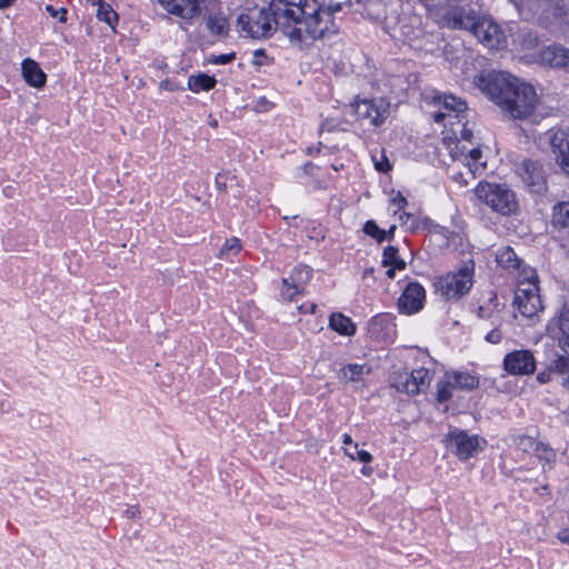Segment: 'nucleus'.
<instances>
[{
	"instance_id": "35",
	"label": "nucleus",
	"mask_w": 569,
	"mask_h": 569,
	"mask_svg": "<svg viewBox=\"0 0 569 569\" xmlns=\"http://www.w3.org/2000/svg\"><path fill=\"white\" fill-rule=\"evenodd\" d=\"M343 451L351 460H359L363 463L372 461V455L366 450H360L358 443H355L351 448L345 447Z\"/></svg>"
},
{
	"instance_id": "31",
	"label": "nucleus",
	"mask_w": 569,
	"mask_h": 569,
	"mask_svg": "<svg viewBox=\"0 0 569 569\" xmlns=\"http://www.w3.org/2000/svg\"><path fill=\"white\" fill-rule=\"evenodd\" d=\"M536 457L543 463V469L546 466L548 469H552L556 463L557 453L548 443L542 442Z\"/></svg>"
},
{
	"instance_id": "15",
	"label": "nucleus",
	"mask_w": 569,
	"mask_h": 569,
	"mask_svg": "<svg viewBox=\"0 0 569 569\" xmlns=\"http://www.w3.org/2000/svg\"><path fill=\"white\" fill-rule=\"evenodd\" d=\"M519 174L531 192L542 193L547 190L546 174L540 162L530 159L523 160L519 169Z\"/></svg>"
},
{
	"instance_id": "43",
	"label": "nucleus",
	"mask_w": 569,
	"mask_h": 569,
	"mask_svg": "<svg viewBox=\"0 0 569 569\" xmlns=\"http://www.w3.org/2000/svg\"><path fill=\"white\" fill-rule=\"evenodd\" d=\"M391 203L393 206H396V210L393 211L395 214H397L399 211H402L405 209V207L407 206V199L400 193L398 192L397 194H395L392 198H391Z\"/></svg>"
},
{
	"instance_id": "32",
	"label": "nucleus",
	"mask_w": 569,
	"mask_h": 569,
	"mask_svg": "<svg viewBox=\"0 0 569 569\" xmlns=\"http://www.w3.org/2000/svg\"><path fill=\"white\" fill-rule=\"evenodd\" d=\"M207 28L213 33L218 36H226L228 32V21L221 16H210L207 19Z\"/></svg>"
},
{
	"instance_id": "49",
	"label": "nucleus",
	"mask_w": 569,
	"mask_h": 569,
	"mask_svg": "<svg viewBox=\"0 0 569 569\" xmlns=\"http://www.w3.org/2000/svg\"><path fill=\"white\" fill-rule=\"evenodd\" d=\"M160 88L161 89H164V90H168V91H174L177 90V86L174 83H172L171 81L169 80H163L160 82Z\"/></svg>"
},
{
	"instance_id": "5",
	"label": "nucleus",
	"mask_w": 569,
	"mask_h": 569,
	"mask_svg": "<svg viewBox=\"0 0 569 569\" xmlns=\"http://www.w3.org/2000/svg\"><path fill=\"white\" fill-rule=\"evenodd\" d=\"M522 277L518 281L513 303L523 317L533 318L543 310L539 278L536 270L532 269L525 270Z\"/></svg>"
},
{
	"instance_id": "39",
	"label": "nucleus",
	"mask_w": 569,
	"mask_h": 569,
	"mask_svg": "<svg viewBox=\"0 0 569 569\" xmlns=\"http://www.w3.org/2000/svg\"><path fill=\"white\" fill-rule=\"evenodd\" d=\"M242 246L238 238H231L224 242L222 248L220 249L219 256H228L229 253H238L241 250Z\"/></svg>"
},
{
	"instance_id": "44",
	"label": "nucleus",
	"mask_w": 569,
	"mask_h": 569,
	"mask_svg": "<svg viewBox=\"0 0 569 569\" xmlns=\"http://www.w3.org/2000/svg\"><path fill=\"white\" fill-rule=\"evenodd\" d=\"M236 58V54L233 52L231 53H224L219 56H213L210 61L216 64H227L231 62Z\"/></svg>"
},
{
	"instance_id": "19",
	"label": "nucleus",
	"mask_w": 569,
	"mask_h": 569,
	"mask_svg": "<svg viewBox=\"0 0 569 569\" xmlns=\"http://www.w3.org/2000/svg\"><path fill=\"white\" fill-rule=\"evenodd\" d=\"M538 62L551 68L569 69V49L561 44L543 47L538 52Z\"/></svg>"
},
{
	"instance_id": "47",
	"label": "nucleus",
	"mask_w": 569,
	"mask_h": 569,
	"mask_svg": "<svg viewBox=\"0 0 569 569\" xmlns=\"http://www.w3.org/2000/svg\"><path fill=\"white\" fill-rule=\"evenodd\" d=\"M552 371L550 370V367L548 366V368L541 372H539L537 375V380L540 382V383H546V382H549L551 380V376H552Z\"/></svg>"
},
{
	"instance_id": "20",
	"label": "nucleus",
	"mask_w": 569,
	"mask_h": 569,
	"mask_svg": "<svg viewBox=\"0 0 569 569\" xmlns=\"http://www.w3.org/2000/svg\"><path fill=\"white\" fill-rule=\"evenodd\" d=\"M425 297L423 287L417 282H411L398 300L399 309L409 315L417 312L422 309Z\"/></svg>"
},
{
	"instance_id": "54",
	"label": "nucleus",
	"mask_w": 569,
	"mask_h": 569,
	"mask_svg": "<svg viewBox=\"0 0 569 569\" xmlns=\"http://www.w3.org/2000/svg\"><path fill=\"white\" fill-rule=\"evenodd\" d=\"M541 443H542L541 441L537 440V441L535 442V445L532 446V449H530V452H531V453H533V455L536 456V453L538 452V450H539V448H540Z\"/></svg>"
},
{
	"instance_id": "13",
	"label": "nucleus",
	"mask_w": 569,
	"mask_h": 569,
	"mask_svg": "<svg viewBox=\"0 0 569 569\" xmlns=\"http://www.w3.org/2000/svg\"><path fill=\"white\" fill-rule=\"evenodd\" d=\"M539 143H548L558 164L569 174V133L561 129H551L539 136Z\"/></svg>"
},
{
	"instance_id": "1",
	"label": "nucleus",
	"mask_w": 569,
	"mask_h": 569,
	"mask_svg": "<svg viewBox=\"0 0 569 569\" xmlns=\"http://www.w3.org/2000/svg\"><path fill=\"white\" fill-rule=\"evenodd\" d=\"M342 0H272L268 8L250 10L238 17L241 31L253 39L271 36L279 29L291 42L302 49L338 31L333 13L342 9Z\"/></svg>"
},
{
	"instance_id": "41",
	"label": "nucleus",
	"mask_w": 569,
	"mask_h": 569,
	"mask_svg": "<svg viewBox=\"0 0 569 569\" xmlns=\"http://www.w3.org/2000/svg\"><path fill=\"white\" fill-rule=\"evenodd\" d=\"M399 220L403 226H408L410 230L418 228V221L416 217L409 212L402 210V212L399 214Z\"/></svg>"
},
{
	"instance_id": "27",
	"label": "nucleus",
	"mask_w": 569,
	"mask_h": 569,
	"mask_svg": "<svg viewBox=\"0 0 569 569\" xmlns=\"http://www.w3.org/2000/svg\"><path fill=\"white\" fill-rule=\"evenodd\" d=\"M552 373L562 378L561 386L569 390V358L566 356H557L550 365Z\"/></svg>"
},
{
	"instance_id": "52",
	"label": "nucleus",
	"mask_w": 569,
	"mask_h": 569,
	"mask_svg": "<svg viewBox=\"0 0 569 569\" xmlns=\"http://www.w3.org/2000/svg\"><path fill=\"white\" fill-rule=\"evenodd\" d=\"M343 445L350 446L349 448H351L355 445L350 435L346 433L343 436Z\"/></svg>"
},
{
	"instance_id": "48",
	"label": "nucleus",
	"mask_w": 569,
	"mask_h": 569,
	"mask_svg": "<svg viewBox=\"0 0 569 569\" xmlns=\"http://www.w3.org/2000/svg\"><path fill=\"white\" fill-rule=\"evenodd\" d=\"M557 538H558L562 543H567V545H569V529H568V528L561 529V530L557 533Z\"/></svg>"
},
{
	"instance_id": "21",
	"label": "nucleus",
	"mask_w": 569,
	"mask_h": 569,
	"mask_svg": "<svg viewBox=\"0 0 569 569\" xmlns=\"http://www.w3.org/2000/svg\"><path fill=\"white\" fill-rule=\"evenodd\" d=\"M22 77L24 81L37 89L44 87L47 81V74L40 68L39 63L34 60L27 58L21 64Z\"/></svg>"
},
{
	"instance_id": "16",
	"label": "nucleus",
	"mask_w": 569,
	"mask_h": 569,
	"mask_svg": "<svg viewBox=\"0 0 569 569\" xmlns=\"http://www.w3.org/2000/svg\"><path fill=\"white\" fill-rule=\"evenodd\" d=\"M477 19L478 16L473 10L453 7L446 11L441 24L450 29L469 30L471 32Z\"/></svg>"
},
{
	"instance_id": "58",
	"label": "nucleus",
	"mask_w": 569,
	"mask_h": 569,
	"mask_svg": "<svg viewBox=\"0 0 569 569\" xmlns=\"http://www.w3.org/2000/svg\"><path fill=\"white\" fill-rule=\"evenodd\" d=\"M457 389L456 386H448L446 390L452 395L453 390Z\"/></svg>"
},
{
	"instance_id": "57",
	"label": "nucleus",
	"mask_w": 569,
	"mask_h": 569,
	"mask_svg": "<svg viewBox=\"0 0 569 569\" xmlns=\"http://www.w3.org/2000/svg\"><path fill=\"white\" fill-rule=\"evenodd\" d=\"M12 0H0V8H7L11 4Z\"/></svg>"
},
{
	"instance_id": "28",
	"label": "nucleus",
	"mask_w": 569,
	"mask_h": 569,
	"mask_svg": "<svg viewBox=\"0 0 569 569\" xmlns=\"http://www.w3.org/2000/svg\"><path fill=\"white\" fill-rule=\"evenodd\" d=\"M216 84V79L208 74L201 73L191 76L188 79V88L193 92L208 91Z\"/></svg>"
},
{
	"instance_id": "42",
	"label": "nucleus",
	"mask_w": 569,
	"mask_h": 569,
	"mask_svg": "<svg viewBox=\"0 0 569 569\" xmlns=\"http://www.w3.org/2000/svg\"><path fill=\"white\" fill-rule=\"evenodd\" d=\"M46 11L52 17L58 18L60 22H66L67 10L64 8L57 9L51 4L46 6Z\"/></svg>"
},
{
	"instance_id": "34",
	"label": "nucleus",
	"mask_w": 569,
	"mask_h": 569,
	"mask_svg": "<svg viewBox=\"0 0 569 569\" xmlns=\"http://www.w3.org/2000/svg\"><path fill=\"white\" fill-rule=\"evenodd\" d=\"M413 381L419 387V392L426 390L432 379L430 371L426 368H419L411 371Z\"/></svg>"
},
{
	"instance_id": "37",
	"label": "nucleus",
	"mask_w": 569,
	"mask_h": 569,
	"mask_svg": "<svg viewBox=\"0 0 569 569\" xmlns=\"http://www.w3.org/2000/svg\"><path fill=\"white\" fill-rule=\"evenodd\" d=\"M312 274V269L308 266H299L297 267L291 276L288 278L291 281L298 283H306L308 280H310Z\"/></svg>"
},
{
	"instance_id": "23",
	"label": "nucleus",
	"mask_w": 569,
	"mask_h": 569,
	"mask_svg": "<svg viewBox=\"0 0 569 569\" xmlns=\"http://www.w3.org/2000/svg\"><path fill=\"white\" fill-rule=\"evenodd\" d=\"M371 373V367L369 365H357L349 363L343 366L339 372L338 378L343 385L356 383L362 381L365 376Z\"/></svg>"
},
{
	"instance_id": "33",
	"label": "nucleus",
	"mask_w": 569,
	"mask_h": 569,
	"mask_svg": "<svg viewBox=\"0 0 569 569\" xmlns=\"http://www.w3.org/2000/svg\"><path fill=\"white\" fill-rule=\"evenodd\" d=\"M497 261L499 264L505 268H518L519 260L515 253V251L510 247L502 248L501 251L497 254Z\"/></svg>"
},
{
	"instance_id": "4",
	"label": "nucleus",
	"mask_w": 569,
	"mask_h": 569,
	"mask_svg": "<svg viewBox=\"0 0 569 569\" xmlns=\"http://www.w3.org/2000/svg\"><path fill=\"white\" fill-rule=\"evenodd\" d=\"M475 194L480 202L501 216L516 213L519 207L516 193L505 183L480 181Z\"/></svg>"
},
{
	"instance_id": "2",
	"label": "nucleus",
	"mask_w": 569,
	"mask_h": 569,
	"mask_svg": "<svg viewBox=\"0 0 569 569\" xmlns=\"http://www.w3.org/2000/svg\"><path fill=\"white\" fill-rule=\"evenodd\" d=\"M478 87L512 119H526L537 107L535 88L503 71H492L479 78Z\"/></svg>"
},
{
	"instance_id": "36",
	"label": "nucleus",
	"mask_w": 569,
	"mask_h": 569,
	"mask_svg": "<svg viewBox=\"0 0 569 569\" xmlns=\"http://www.w3.org/2000/svg\"><path fill=\"white\" fill-rule=\"evenodd\" d=\"M282 296L287 300H292L296 296L302 293L303 288L288 278L282 279Z\"/></svg>"
},
{
	"instance_id": "7",
	"label": "nucleus",
	"mask_w": 569,
	"mask_h": 569,
	"mask_svg": "<svg viewBox=\"0 0 569 569\" xmlns=\"http://www.w3.org/2000/svg\"><path fill=\"white\" fill-rule=\"evenodd\" d=\"M418 19L412 16H401L398 11L389 18L385 30L392 39L399 42L412 44L422 34L418 26Z\"/></svg>"
},
{
	"instance_id": "55",
	"label": "nucleus",
	"mask_w": 569,
	"mask_h": 569,
	"mask_svg": "<svg viewBox=\"0 0 569 569\" xmlns=\"http://www.w3.org/2000/svg\"><path fill=\"white\" fill-rule=\"evenodd\" d=\"M396 269H397V268H395V267L389 268V269L387 270V272H386L387 277H388V278H390V279H392V278L395 277V270H396Z\"/></svg>"
},
{
	"instance_id": "26",
	"label": "nucleus",
	"mask_w": 569,
	"mask_h": 569,
	"mask_svg": "<svg viewBox=\"0 0 569 569\" xmlns=\"http://www.w3.org/2000/svg\"><path fill=\"white\" fill-rule=\"evenodd\" d=\"M447 132H449L455 138H459L461 142H470L473 136L472 129L468 127V121L466 118L450 121V126Z\"/></svg>"
},
{
	"instance_id": "40",
	"label": "nucleus",
	"mask_w": 569,
	"mask_h": 569,
	"mask_svg": "<svg viewBox=\"0 0 569 569\" xmlns=\"http://www.w3.org/2000/svg\"><path fill=\"white\" fill-rule=\"evenodd\" d=\"M538 439L530 437V436H520L516 439V446L519 450L522 452H530V449H532V446Z\"/></svg>"
},
{
	"instance_id": "29",
	"label": "nucleus",
	"mask_w": 569,
	"mask_h": 569,
	"mask_svg": "<svg viewBox=\"0 0 569 569\" xmlns=\"http://www.w3.org/2000/svg\"><path fill=\"white\" fill-rule=\"evenodd\" d=\"M552 224L559 228L569 226V201H562L553 206Z\"/></svg>"
},
{
	"instance_id": "6",
	"label": "nucleus",
	"mask_w": 569,
	"mask_h": 569,
	"mask_svg": "<svg viewBox=\"0 0 569 569\" xmlns=\"http://www.w3.org/2000/svg\"><path fill=\"white\" fill-rule=\"evenodd\" d=\"M472 273V268L463 267L458 272L440 277L435 282L436 291L448 300L457 299L471 289Z\"/></svg>"
},
{
	"instance_id": "9",
	"label": "nucleus",
	"mask_w": 569,
	"mask_h": 569,
	"mask_svg": "<svg viewBox=\"0 0 569 569\" xmlns=\"http://www.w3.org/2000/svg\"><path fill=\"white\" fill-rule=\"evenodd\" d=\"M471 33L480 43L490 50L502 49L506 43V36L501 28L490 18L478 17Z\"/></svg>"
},
{
	"instance_id": "12",
	"label": "nucleus",
	"mask_w": 569,
	"mask_h": 569,
	"mask_svg": "<svg viewBox=\"0 0 569 569\" xmlns=\"http://www.w3.org/2000/svg\"><path fill=\"white\" fill-rule=\"evenodd\" d=\"M448 386H456L459 390L471 391L479 387V378L468 372H447L437 383V399L439 402H447L451 399V393L446 390Z\"/></svg>"
},
{
	"instance_id": "51",
	"label": "nucleus",
	"mask_w": 569,
	"mask_h": 569,
	"mask_svg": "<svg viewBox=\"0 0 569 569\" xmlns=\"http://www.w3.org/2000/svg\"><path fill=\"white\" fill-rule=\"evenodd\" d=\"M361 473L366 477H370L372 473H373V469L372 467L370 466H365L362 469H361Z\"/></svg>"
},
{
	"instance_id": "22",
	"label": "nucleus",
	"mask_w": 569,
	"mask_h": 569,
	"mask_svg": "<svg viewBox=\"0 0 569 569\" xmlns=\"http://www.w3.org/2000/svg\"><path fill=\"white\" fill-rule=\"evenodd\" d=\"M550 335L558 339L561 346L569 347V310H563L548 326Z\"/></svg>"
},
{
	"instance_id": "50",
	"label": "nucleus",
	"mask_w": 569,
	"mask_h": 569,
	"mask_svg": "<svg viewBox=\"0 0 569 569\" xmlns=\"http://www.w3.org/2000/svg\"><path fill=\"white\" fill-rule=\"evenodd\" d=\"M126 515L127 517L129 518H136L138 515H139V509L134 506L132 507H129L127 510H126Z\"/></svg>"
},
{
	"instance_id": "24",
	"label": "nucleus",
	"mask_w": 569,
	"mask_h": 569,
	"mask_svg": "<svg viewBox=\"0 0 569 569\" xmlns=\"http://www.w3.org/2000/svg\"><path fill=\"white\" fill-rule=\"evenodd\" d=\"M329 327L343 336H353L356 332V325L352 320L340 312L331 313L329 317Z\"/></svg>"
},
{
	"instance_id": "45",
	"label": "nucleus",
	"mask_w": 569,
	"mask_h": 569,
	"mask_svg": "<svg viewBox=\"0 0 569 569\" xmlns=\"http://www.w3.org/2000/svg\"><path fill=\"white\" fill-rule=\"evenodd\" d=\"M373 160H375V168L378 171L386 173V172H388L391 169L389 160H388V158L385 154H381V159L380 160H377L376 158H373Z\"/></svg>"
},
{
	"instance_id": "10",
	"label": "nucleus",
	"mask_w": 569,
	"mask_h": 569,
	"mask_svg": "<svg viewBox=\"0 0 569 569\" xmlns=\"http://www.w3.org/2000/svg\"><path fill=\"white\" fill-rule=\"evenodd\" d=\"M486 441L478 436H471L463 430L451 431L446 439L447 448L460 460H467L482 449Z\"/></svg>"
},
{
	"instance_id": "14",
	"label": "nucleus",
	"mask_w": 569,
	"mask_h": 569,
	"mask_svg": "<svg viewBox=\"0 0 569 569\" xmlns=\"http://www.w3.org/2000/svg\"><path fill=\"white\" fill-rule=\"evenodd\" d=\"M537 362L528 349L513 350L505 356L503 369L511 376H529L536 370Z\"/></svg>"
},
{
	"instance_id": "30",
	"label": "nucleus",
	"mask_w": 569,
	"mask_h": 569,
	"mask_svg": "<svg viewBox=\"0 0 569 569\" xmlns=\"http://www.w3.org/2000/svg\"><path fill=\"white\" fill-rule=\"evenodd\" d=\"M398 248L388 246L383 249L382 264L385 267H395L398 270L406 268V262L398 256Z\"/></svg>"
},
{
	"instance_id": "56",
	"label": "nucleus",
	"mask_w": 569,
	"mask_h": 569,
	"mask_svg": "<svg viewBox=\"0 0 569 569\" xmlns=\"http://www.w3.org/2000/svg\"><path fill=\"white\" fill-rule=\"evenodd\" d=\"M396 230V226H391L389 230H387V237L386 238H389L391 239L393 237V232Z\"/></svg>"
},
{
	"instance_id": "11",
	"label": "nucleus",
	"mask_w": 569,
	"mask_h": 569,
	"mask_svg": "<svg viewBox=\"0 0 569 569\" xmlns=\"http://www.w3.org/2000/svg\"><path fill=\"white\" fill-rule=\"evenodd\" d=\"M438 111L433 112V120L437 123H443L445 128L450 126V121H456L460 118H466L467 103L466 101L452 96H436L433 98Z\"/></svg>"
},
{
	"instance_id": "8",
	"label": "nucleus",
	"mask_w": 569,
	"mask_h": 569,
	"mask_svg": "<svg viewBox=\"0 0 569 569\" xmlns=\"http://www.w3.org/2000/svg\"><path fill=\"white\" fill-rule=\"evenodd\" d=\"M351 107L359 121L375 127L382 124L389 116V103L383 99L357 100Z\"/></svg>"
},
{
	"instance_id": "17",
	"label": "nucleus",
	"mask_w": 569,
	"mask_h": 569,
	"mask_svg": "<svg viewBox=\"0 0 569 569\" xmlns=\"http://www.w3.org/2000/svg\"><path fill=\"white\" fill-rule=\"evenodd\" d=\"M203 0H159L160 6L170 14L191 21L201 13Z\"/></svg>"
},
{
	"instance_id": "18",
	"label": "nucleus",
	"mask_w": 569,
	"mask_h": 569,
	"mask_svg": "<svg viewBox=\"0 0 569 569\" xmlns=\"http://www.w3.org/2000/svg\"><path fill=\"white\" fill-rule=\"evenodd\" d=\"M397 6H388L383 0H366L362 14L367 19L379 23L386 30L389 18L392 14H397Z\"/></svg>"
},
{
	"instance_id": "46",
	"label": "nucleus",
	"mask_w": 569,
	"mask_h": 569,
	"mask_svg": "<svg viewBox=\"0 0 569 569\" xmlns=\"http://www.w3.org/2000/svg\"><path fill=\"white\" fill-rule=\"evenodd\" d=\"M502 339V335L498 328L492 329L487 336L486 340L490 343H499Z\"/></svg>"
},
{
	"instance_id": "3",
	"label": "nucleus",
	"mask_w": 569,
	"mask_h": 569,
	"mask_svg": "<svg viewBox=\"0 0 569 569\" xmlns=\"http://www.w3.org/2000/svg\"><path fill=\"white\" fill-rule=\"evenodd\" d=\"M443 144L452 163L448 166L450 177L461 186H468L487 169V160L483 159L479 148H468L449 132H443Z\"/></svg>"
},
{
	"instance_id": "59",
	"label": "nucleus",
	"mask_w": 569,
	"mask_h": 569,
	"mask_svg": "<svg viewBox=\"0 0 569 569\" xmlns=\"http://www.w3.org/2000/svg\"><path fill=\"white\" fill-rule=\"evenodd\" d=\"M485 309L482 307L479 308V317H485V313H483Z\"/></svg>"
},
{
	"instance_id": "53",
	"label": "nucleus",
	"mask_w": 569,
	"mask_h": 569,
	"mask_svg": "<svg viewBox=\"0 0 569 569\" xmlns=\"http://www.w3.org/2000/svg\"><path fill=\"white\" fill-rule=\"evenodd\" d=\"M317 306L316 305H310L309 309L308 310H305L303 306H300L299 307V311L300 312H310V313H313L315 310H316Z\"/></svg>"
},
{
	"instance_id": "25",
	"label": "nucleus",
	"mask_w": 569,
	"mask_h": 569,
	"mask_svg": "<svg viewBox=\"0 0 569 569\" xmlns=\"http://www.w3.org/2000/svg\"><path fill=\"white\" fill-rule=\"evenodd\" d=\"M392 387L396 388L400 392H405L408 395H417L419 393V387L413 381L412 373L408 372H399L396 373L392 378Z\"/></svg>"
},
{
	"instance_id": "60",
	"label": "nucleus",
	"mask_w": 569,
	"mask_h": 569,
	"mask_svg": "<svg viewBox=\"0 0 569 569\" xmlns=\"http://www.w3.org/2000/svg\"><path fill=\"white\" fill-rule=\"evenodd\" d=\"M460 171L466 172V167L463 164H460Z\"/></svg>"
},
{
	"instance_id": "38",
	"label": "nucleus",
	"mask_w": 569,
	"mask_h": 569,
	"mask_svg": "<svg viewBox=\"0 0 569 569\" xmlns=\"http://www.w3.org/2000/svg\"><path fill=\"white\" fill-rule=\"evenodd\" d=\"M363 232L376 239L378 242H382L387 237L386 230L380 229L378 224L372 220H369L365 223Z\"/></svg>"
}]
</instances>
